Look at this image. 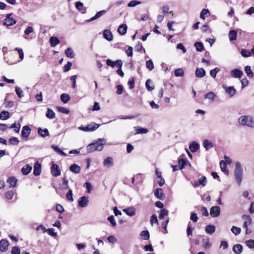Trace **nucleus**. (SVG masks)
Here are the masks:
<instances>
[{
    "label": "nucleus",
    "instance_id": "f257e3e1",
    "mask_svg": "<svg viewBox=\"0 0 254 254\" xmlns=\"http://www.w3.org/2000/svg\"><path fill=\"white\" fill-rule=\"evenodd\" d=\"M106 143V139L99 138L96 141L89 144L87 146L88 152H92L95 151H101L103 148V145Z\"/></svg>",
    "mask_w": 254,
    "mask_h": 254
},
{
    "label": "nucleus",
    "instance_id": "f03ea898",
    "mask_svg": "<svg viewBox=\"0 0 254 254\" xmlns=\"http://www.w3.org/2000/svg\"><path fill=\"white\" fill-rule=\"evenodd\" d=\"M239 123L243 126L254 128V119L252 116L244 115L239 119Z\"/></svg>",
    "mask_w": 254,
    "mask_h": 254
},
{
    "label": "nucleus",
    "instance_id": "7ed1b4c3",
    "mask_svg": "<svg viewBox=\"0 0 254 254\" xmlns=\"http://www.w3.org/2000/svg\"><path fill=\"white\" fill-rule=\"evenodd\" d=\"M243 173V170L241 163L237 162L234 171V176L236 181L239 186L241 185L242 181Z\"/></svg>",
    "mask_w": 254,
    "mask_h": 254
},
{
    "label": "nucleus",
    "instance_id": "20e7f679",
    "mask_svg": "<svg viewBox=\"0 0 254 254\" xmlns=\"http://www.w3.org/2000/svg\"><path fill=\"white\" fill-rule=\"evenodd\" d=\"M99 126L100 125L99 124L92 123V124L88 125L86 127H78V129L80 130L86 132L93 131L95 130L96 129H97L99 127Z\"/></svg>",
    "mask_w": 254,
    "mask_h": 254
},
{
    "label": "nucleus",
    "instance_id": "39448f33",
    "mask_svg": "<svg viewBox=\"0 0 254 254\" xmlns=\"http://www.w3.org/2000/svg\"><path fill=\"white\" fill-rule=\"evenodd\" d=\"M12 13H8L5 16V18L3 20V24L4 26H9L14 25L16 23V20L11 17Z\"/></svg>",
    "mask_w": 254,
    "mask_h": 254
},
{
    "label": "nucleus",
    "instance_id": "423d86ee",
    "mask_svg": "<svg viewBox=\"0 0 254 254\" xmlns=\"http://www.w3.org/2000/svg\"><path fill=\"white\" fill-rule=\"evenodd\" d=\"M89 203V200L86 196H82L78 199V205L81 208H84L87 206Z\"/></svg>",
    "mask_w": 254,
    "mask_h": 254
},
{
    "label": "nucleus",
    "instance_id": "0eeeda50",
    "mask_svg": "<svg viewBox=\"0 0 254 254\" xmlns=\"http://www.w3.org/2000/svg\"><path fill=\"white\" fill-rule=\"evenodd\" d=\"M242 219L244 221L243 227H249L252 223V219L250 215H243L242 216Z\"/></svg>",
    "mask_w": 254,
    "mask_h": 254
},
{
    "label": "nucleus",
    "instance_id": "6e6552de",
    "mask_svg": "<svg viewBox=\"0 0 254 254\" xmlns=\"http://www.w3.org/2000/svg\"><path fill=\"white\" fill-rule=\"evenodd\" d=\"M155 174L157 176V182L160 187L163 186L165 184V180L162 176V173L158 169L155 170Z\"/></svg>",
    "mask_w": 254,
    "mask_h": 254
},
{
    "label": "nucleus",
    "instance_id": "1a4fd4ad",
    "mask_svg": "<svg viewBox=\"0 0 254 254\" xmlns=\"http://www.w3.org/2000/svg\"><path fill=\"white\" fill-rule=\"evenodd\" d=\"M220 208L218 206H213L210 208V214L213 217H218L220 215Z\"/></svg>",
    "mask_w": 254,
    "mask_h": 254
},
{
    "label": "nucleus",
    "instance_id": "9d476101",
    "mask_svg": "<svg viewBox=\"0 0 254 254\" xmlns=\"http://www.w3.org/2000/svg\"><path fill=\"white\" fill-rule=\"evenodd\" d=\"M51 174L55 177H58L61 175V170L57 164H53L51 168Z\"/></svg>",
    "mask_w": 254,
    "mask_h": 254
},
{
    "label": "nucleus",
    "instance_id": "9b49d317",
    "mask_svg": "<svg viewBox=\"0 0 254 254\" xmlns=\"http://www.w3.org/2000/svg\"><path fill=\"white\" fill-rule=\"evenodd\" d=\"M223 88L225 89V92L228 94L230 97H232L236 94V89H234L233 87H227L226 85H223Z\"/></svg>",
    "mask_w": 254,
    "mask_h": 254
},
{
    "label": "nucleus",
    "instance_id": "f8f14e48",
    "mask_svg": "<svg viewBox=\"0 0 254 254\" xmlns=\"http://www.w3.org/2000/svg\"><path fill=\"white\" fill-rule=\"evenodd\" d=\"M231 75L234 78H240L243 75V72L239 69L236 68L231 71Z\"/></svg>",
    "mask_w": 254,
    "mask_h": 254
},
{
    "label": "nucleus",
    "instance_id": "ddd939ff",
    "mask_svg": "<svg viewBox=\"0 0 254 254\" xmlns=\"http://www.w3.org/2000/svg\"><path fill=\"white\" fill-rule=\"evenodd\" d=\"M31 129L27 126L23 127L21 130V135L23 137L27 138L31 133Z\"/></svg>",
    "mask_w": 254,
    "mask_h": 254
},
{
    "label": "nucleus",
    "instance_id": "4468645a",
    "mask_svg": "<svg viewBox=\"0 0 254 254\" xmlns=\"http://www.w3.org/2000/svg\"><path fill=\"white\" fill-rule=\"evenodd\" d=\"M195 76L198 78L203 77L205 74V70L203 68H196L195 71Z\"/></svg>",
    "mask_w": 254,
    "mask_h": 254
},
{
    "label": "nucleus",
    "instance_id": "2eb2a0df",
    "mask_svg": "<svg viewBox=\"0 0 254 254\" xmlns=\"http://www.w3.org/2000/svg\"><path fill=\"white\" fill-rule=\"evenodd\" d=\"M41 172V165L38 162H36L34 166L33 174L35 176L39 175Z\"/></svg>",
    "mask_w": 254,
    "mask_h": 254
},
{
    "label": "nucleus",
    "instance_id": "dca6fc26",
    "mask_svg": "<svg viewBox=\"0 0 254 254\" xmlns=\"http://www.w3.org/2000/svg\"><path fill=\"white\" fill-rule=\"evenodd\" d=\"M17 180L14 177H10L7 180V183L9 184L10 188H13L16 187Z\"/></svg>",
    "mask_w": 254,
    "mask_h": 254
},
{
    "label": "nucleus",
    "instance_id": "f3484780",
    "mask_svg": "<svg viewBox=\"0 0 254 254\" xmlns=\"http://www.w3.org/2000/svg\"><path fill=\"white\" fill-rule=\"evenodd\" d=\"M8 243L6 240H2L0 241V251L4 252L7 250Z\"/></svg>",
    "mask_w": 254,
    "mask_h": 254
},
{
    "label": "nucleus",
    "instance_id": "a211bd4d",
    "mask_svg": "<svg viewBox=\"0 0 254 254\" xmlns=\"http://www.w3.org/2000/svg\"><path fill=\"white\" fill-rule=\"evenodd\" d=\"M155 196L159 199L163 200L164 198L163 190L161 188H157L154 190Z\"/></svg>",
    "mask_w": 254,
    "mask_h": 254
},
{
    "label": "nucleus",
    "instance_id": "6ab92c4d",
    "mask_svg": "<svg viewBox=\"0 0 254 254\" xmlns=\"http://www.w3.org/2000/svg\"><path fill=\"white\" fill-rule=\"evenodd\" d=\"M113 159L111 157H108L103 161L104 166L108 168L113 166Z\"/></svg>",
    "mask_w": 254,
    "mask_h": 254
},
{
    "label": "nucleus",
    "instance_id": "aec40b11",
    "mask_svg": "<svg viewBox=\"0 0 254 254\" xmlns=\"http://www.w3.org/2000/svg\"><path fill=\"white\" fill-rule=\"evenodd\" d=\"M199 148V145L195 141H192L189 146V149L191 152L197 151Z\"/></svg>",
    "mask_w": 254,
    "mask_h": 254
},
{
    "label": "nucleus",
    "instance_id": "412c9836",
    "mask_svg": "<svg viewBox=\"0 0 254 254\" xmlns=\"http://www.w3.org/2000/svg\"><path fill=\"white\" fill-rule=\"evenodd\" d=\"M123 211L129 216H133L135 214V209L133 207H130L124 209H123Z\"/></svg>",
    "mask_w": 254,
    "mask_h": 254
},
{
    "label": "nucleus",
    "instance_id": "4be33fe9",
    "mask_svg": "<svg viewBox=\"0 0 254 254\" xmlns=\"http://www.w3.org/2000/svg\"><path fill=\"white\" fill-rule=\"evenodd\" d=\"M228 36L230 41H235L237 38V32L235 30H231L229 32Z\"/></svg>",
    "mask_w": 254,
    "mask_h": 254
},
{
    "label": "nucleus",
    "instance_id": "5701e85b",
    "mask_svg": "<svg viewBox=\"0 0 254 254\" xmlns=\"http://www.w3.org/2000/svg\"><path fill=\"white\" fill-rule=\"evenodd\" d=\"M216 228L213 225H208L205 227V232L208 234H212L215 231Z\"/></svg>",
    "mask_w": 254,
    "mask_h": 254
},
{
    "label": "nucleus",
    "instance_id": "b1692460",
    "mask_svg": "<svg viewBox=\"0 0 254 254\" xmlns=\"http://www.w3.org/2000/svg\"><path fill=\"white\" fill-rule=\"evenodd\" d=\"M216 97V94L213 92H209L206 93L204 96V98L206 99H208L210 100L211 102H213L215 100Z\"/></svg>",
    "mask_w": 254,
    "mask_h": 254
},
{
    "label": "nucleus",
    "instance_id": "393cba45",
    "mask_svg": "<svg viewBox=\"0 0 254 254\" xmlns=\"http://www.w3.org/2000/svg\"><path fill=\"white\" fill-rule=\"evenodd\" d=\"M134 129L136 131L135 134H146L148 132V130L146 128H142L139 127H134Z\"/></svg>",
    "mask_w": 254,
    "mask_h": 254
},
{
    "label": "nucleus",
    "instance_id": "a878e982",
    "mask_svg": "<svg viewBox=\"0 0 254 254\" xmlns=\"http://www.w3.org/2000/svg\"><path fill=\"white\" fill-rule=\"evenodd\" d=\"M202 243L203 247L206 249H209L211 247V244L210 243L209 239L208 237L203 238Z\"/></svg>",
    "mask_w": 254,
    "mask_h": 254
},
{
    "label": "nucleus",
    "instance_id": "bb28decb",
    "mask_svg": "<svg viewBox=\"0 0 254 254\" xmlns=\"http://www.w3.org/2000/svg\"><path fill=\"white\" fill-rule=\"evenodd\" d=\"M69 170L73 173L78 174L80 172L81 168L78 165L74 164L70 166Z\"/></svg>",
    "mask_w": 254,
    "mask_h": 254
},
{
    "label": "nucleus",
    "instance_id": "cd10ccee",
    "mask_svg": "<svg viewBox=\"0 0 254 254\" xmlns=\"http://www.w3.org/2000/svg\"><path fill=\"white\" fill-rule=\"evenodd\" d=\"M106 12V10H101L99 12H98L95 16H94L93 17H92V18H91L90 19H88L86 20L87 22H90V21H93L94 20H96L97 19V18H99L100 17H101L103 14H104V13H105Z\"/></svg>",
    "mask_w": 254,
    "mask_h": 254
},
{
    "label": "nucleus",
    "instance_id": "c85d7f7f",
    "mask_svg": "<svg viewBox=\"0 0 254 254\" xmlns=\"http://www.w3.org/2000/svg\"><path fill=\"white\" fill-rule=\"evenodd\" d=\"M38 133L43 137H45L49 134V131L47 128L42 129L41 128L38 129Z\"/></svg>",
    "mask_w": 254,
    "mask_h": 254
},
{
    "label": "nucleus",
    "instance_id": "c756f323",
    "mask_svg": "<svg viewBox=\"0 0 254 254\" xmlns=\"http://www.w3.org/2000/svg\"><path fill=\"white\" fill-rule=\"evenodd\" d=\"M103 35L104 38L108 41H112L113 40V35L109 30H105L104 31Z\"/></svg>",
    "mask_w": 254,
    "mask_h": 254
},
{
    "label": "nucleus",
    "instance_id": "7c9ffc66",
    "mask_svg": "<svg viewBox=\"0 0 254 254\" xmlns=\"http://www.w3.org/2000/svg\"><path fill=\"white\" fill-rule=\"evenodd\" d=\"M32 167L29 165H26L21 169L22 173L24 175H28L32 170Z\"/></svg>",
    "mask_w": 254,
    "mask_h": 254
},
{
    "label": "nucleus",
    "instance_id": "2f4dec72",
    "mask_svg": "<svg viewBox=\"0 0 254 254\" xmlns=\"http://www.w3.org/2000/svg\"><path fill=\"white\" fill-rule=\"evenodd\" d=\"M60 41L56 37L52 36L50 39V43L51 47H55L60 43Z\"/></svg>",
    "mask_w": 254,
    "mask_h": 254
},
{
    "label": "nucleus",
    "instance_id": "473e14b6",
    "mask_svg": "<svg viewBox=\"0 0 254 254\" xmlns=\"http://www.w3.org/2000/svg\"><path fill=\"white\" fill-rule=\"evenodd\" d=\"M127 26L126 24H123L121 25L118 29V32L121 35H125L127 33Z\"/></svg>",
    "mask_w": 254,
    "mask_h": 254
},
{
    "label": "nucleus",
    "instance_id": "72a5a7b5",
    "mask_svg": "<svg viewBox=\"0 0 254 254\" xmlns=\"http://www.w3.org/2000/svg\"><path fill=\"white\" fill-rule=\"evenodd\" d=\"M220 166L221 171L225 174L228 175L229 173L228 171L226 169L227 164L224 160H221L220 162Z\"/></svg>",
    "mask_w": 254,
    "mask_h": 254
},
{
    "label": "nucleus",
    "instance_id": "f704fd0d",
    "mask_svg": "<svg viewBox=\"0 0 254 254\" xmlns=\"http://www.w3.org/2000/svg\"><path fill=\"white\" fill-rule=\"evenodd\" d=\"M210 15V12L208 9L204 8L202 10L200 17L202 19H205L206 17H208Z\"/></svg>",
    "mask_w": 254,
    "mask_h": 254
},
{
    "label": "nucleus",
    "instance_id": "c9c22d12",
    "mask_svg": "<svg viewBox=\"0 0 254 254\" xmlns=\"http://www.w3.org/2000/svg\"><path fill=\"white\" fill-rule=\"evenodd\" d=\"M203 146L206 150H208L213 147V144L210 140L205 139L203 142Z\"/></svg>",
    "mask_w": 254,
    "mask_h": 254
},
{
    "label": "nucleus",
    "instance_id": "e433bc0d",
    "mask_svg": "<svg viewBox=\"0 0 254 254\" xmlns=\"http://www.w3.org/2000/svg\"><path fill=\"white\" fill-rule=\"evenodd\" d=\"M243 250V247L240 244H237L234 246L233 251L237 254H240Z\"/></svg>",
    "mask_w": 254,
    "mask_h": 254
},
{
    "label": "nucleus",
    "instance_id": "4c0bfd02",
    "mask_svg": "<svg viewBox=\"0 0 254 254\" xmlns=\"http://www.w3.org/2000/svg\"><path fill=\"white\" fill-rule=\"evenodd\" d=\"M21 125L19 122L14 123L10 127V128H14V131L16 133H18L20 129Z\"/></svg>",
    "mask_w": 254,
    "mask_h": 254
},
{
    "label": "nucleus",
    "instance_id": "58836bf2",
    "mask_svg": "<svg viewBox=\"0 0 254 254\" xmlns=\"http://www.w3.org/2000/svg\"><path fill=\"white\" fill-rule=\"evenodd\" d=\"M46 116L48 119H53L55 118V113L52 109L48 108Z\"/></svg>",
    "mask_w": 254,
    "mask_h": 254
},
{
    "label": "nucleus",
    "instance_id": "ea45409f",
    "mask_svg": "<svg viewBox=\"0 0 254 254\" xmlns=\"http://www.w3.org/2000/svg\"><path fill=\"white\" fill-rule=\"evenodd\" d=\"M65 54L68 58L72 59L74 57L73 51L70 48H68L65 50Z\"/></svg>",
    "mask_w": 254,
    "mask_h": 254
},
{
    "label": "nucleus",
    "instance_id": "a19ab883",
    "mask_svg": "<svg viewBox=\"0 0 254 254\" xmlns=\"http://www.w3.org/2000/svg\"><path fill=\"white\" fill-rule=\"evenodd\" d=\"M70 99V96L66 93H63L61 95V100L64 103H67Z\"/></svg>",
    "mask_w": 254,
    "mask_h": 254
},
{
    "label": "nucleus",
    "instance_id": "79ce46f5",
    "mask_svg": "<svg viewBox=\"0 0 254 254\" xmlns=\"http://www.w3.org/2000/svg\"><path fill=\"white\" fill-rule=\"evenodd\" d=\"M140 237L143 240H147L149 238V233L147 230H144L140 233Z\"/></svg>",
    "mask_w": 254,
    "mask_h": 254
},
{
    "label": "nucleus",
    "instance_id": "37998d69",
    "mask_svg": "<svg viewBox=\"0 0 254 254\" xmlns=\"http://www.w3.org/2000/svg\"><path fill=\"white\" fill-rule=\"evenodd\" d=\"M245 71L248 77H253L254 76V73L252 71L250 66H246L245 67Z\"/></svg>",
    "mask_w": 254,
    "mask_h": 254
},
{
    "label": "nucleus",
    "instance_id": "c03bdc74",
    "mask_svg": "<svg viewBox=\"0 0 254 254\" xmlns=\"http://www.w3.org/2000/svg\"><path fill=\"white\" fill-rule=\"evenodd\" d=\"M75 7L79 10H83V11H82V13H85L86 9L85 8H84L83 4L81 2H80V1L76 2L75 3Z\"/></svg>",
    "mask_w": 254,
    "mask_h": 254
},
{
    "label": "nucleus",
    "instance_id": "a18cd8bd",
    "mask_svg": "<svg viewBox=\"0 0 254 254\" xmlns=\"http://www.w3.org/2000/svg\"><path fill=\"white\" fill-rule=\"evenodd\" d=\"M14 195V192L13 190H10L7 191L5 192L4 195L7 199L10 200L12 198Z\"/></svg>",
    "mask_w": 254,
    "mask_h": 254
},
{
    "label": "nucleus",
    "instance_id": "49530a36",
    "mask_svg": "<svg viewBox=\"0 0 254 254\" xmlns=\"http://www.w3.org/2000/svg\"><path fill=\"white\" fill-rule=\"evenodd\" d=\"M231 230L236 236L239 235L241 232V229L240 228L235 226L232 227Z\"/></svg>",
    "mask_w": 254,
    "mask_h": 254
},
{
    "label": "nucleus",
    "instance_id": "de8ad7c7",
    "mask_svg": "<svg viewBox=\"0 0 254 254\" xmlns=\"http://www.w3.org/2000/svg\"><path fill=\"white\" fill-rule=\"evenodd\" d=\"M9 113L7 111H2L0 114V119L2 120H5L9 118Z\"/></svg>",
    "mask_w": 254,
    "mask_h": 254
},
{
    "label": "nucleus",
    "instance_id": "09e8293b",
    "mask_svg": "<svg viewBox=\"0 0 254 254\" xmlns=\"http://www.w3.org/2000/svg\"><path fill=\"white\" fill-rule=\"evenodd\" d=\"M174 74L176 77H182L184 75V72L182 68H179L175 70Z\"/></svg>",
    "mask_w": 254,
    "mask_h": 254
},
{
    "label": "nucleus",
    "instance_id": "8fccbe9b",
    "mask_svg": "<svg viewBox=\"0 0 254 254\" xmlns=\"http://www.w3.org/2000/svg\"><path fill=\"white\" fill-rule=\"evenodd\" d=\"M195 47L198 52H202L204 50L203 45L201 42H196L195 43Z\"/></svg>",
    "mask_w": 254,
    "mask_h": 254
},
{
    "label": "nucleus",
    "instance_id": "3c124183",
    "mask_svg": "<svg viewBox=\"0 0 254 254\" xmlns=\"http://www.w3.org/2000/svg\"><path fill=\"white\" fill-rule=\"evenodd\" d=\"M146 66L149 70H152L154 68V64L152 60H149L146 62Z\"/></svg>",
    "mask_w": 254,
    "mask_h": 254
},
{
    "label": "nucleus",
    "instance_id": "603ef678",
    "mask_svg": "<svg viewBox=\"0 0 254 254\" xmlns=\"http://www.w3.org/2000/svg\"><path fill=\"white\" fill-rule=\"evenodd\" d=\"M168 211L166 209H162L160 213L159 214V219H162L164 217V216L168 215Z\"/></svg>",
    "mask_w": 254,
    "mask_h": 254
},
{
    "label": "nucleus",
    "instance_id": "864d4df0",
    "mask_svg": "<svg viewBox=\"0 0 254 254\" xmlns=\"http://www.w3.org/2000/svg\"><path fill=\"white\" fill-rule=\"evenodd\" d=\"M178 164L180 166V169H182L186 165V160L184 159H180L178 161Z\"/></svg>",
    "mask_w": 254,
    "mask_h": 254
},
{
    "label": "nucleus",
    "instance_id": "5fc2aeb1",
    "mask_svg": "<svg viewBox=\"0 0 254 254\" xmlns=\"http://www.w3.org/2000/svg\"><path fill=\"white\" fill-rule=\"evenodd\" d=\"M220 69L218 67L211 69L210 71V75L213 78H215L217 73L219 71Z\"/></svg>",
    "mask_w": 254,
    "mask_h": 254
},
{
    "label": "nucleus",
    "instance_id": "6e6d98bb",
    "mask_svg": "<svg viewBox=\"0 0 254 254\" xmlns=\"http://www.w3.org/2000/svg\"><path fill=\"white\" fill-rule=\"evenodd\" d=\"M9 143L12 145H17L19 143L18 139L15 137H11L9 140Z\"/></svg>",
    "mask_w": 254,
    "mask_h": 254
},
{
    "label": "nucleus",
    "instance_id": "4d7b16f0",
    "mask_svg": "<svg viewBox=\"0 0 254 254\" xmlns=\"http://www.w3.org/2000/svg\"><path fill=\"white\" fill-rule=\"evenodd\" d=\"M246 245L250 249H254V240H250L246 241Z\"/></svg>",
    "mask_w": 254,
    "mask_h": 254
},
{
    "label": "nucleus",
    "instance_id": "13d9d810",
    "mask_svg": "<svg viewBox=\"0 0 254 254\" xmlns=\"http://www.w3.org/2000/svg\"><path fill=\"white\" fill-rule=\"evenodd\" d=\"M151 84V81L150 79H148L146 81L145 86L148 91H152L154 89V87L150 86Z\"/></svg>",
    "mask_w": 254,
    "mask_h": 254
},
{
    "label": "nucleus",
    "instance_id": "bf43d9fd",
    "mask_svg": "<svg viewBox=\"0 0 254 254\" xmlns=\"http://www.w3.org/2000/svg\"><path fill=\"white\" fill-rule=\"evenodd\" d=\"M141 3L140 1H136V0H131L127 4V6L128 7H134L138 4H139Z\"/></svg>",
    "mask_w": 254,
    "mask_h": 254
},
{
    "label": "nucleus",
    "instance_id": "052dcab7",
    "mask_svg": "<svg viewBox=\"0 0 254 254\" xmlns=\"http://www.w3.org/2000/svg\"><path fill=\"white\" fill-rule=\"evenodd\" d=\"M15 51H16L18 52L19 55V58L22 61L24 58V53L23 52V50L21 48H16L15 49Z\"/></svg>",
    "mask_w": 254,
    "mask_h": 254
},
{
    "label": "nucleus",
    "instance_id": "680f3d73",
    "mask_svg": "<svg viewBox=\"0 0 254 254\" xmlns=\"http://www.w3.org/2000/svg\"><path fill=\"white\" fill-rule=\"evenodd\" d=\"M241 55L244 57H249L251 56V53L248 50L242 49L241 51Z\"/></svg>",
    "mask_w": 254,
    "mask_h": 254
},
{
    "label": "nucleus",
    "instance_id": "e2e57ef3",
    "mask_svg": "<svg viewBox=\"0 0 254 254\" xmlns=\"http://www.w3.org/2000/svg\"><path fill=\"white\" fill-rule=\"evenodd\" d=\"M128 85H129V88L131 89H133L134 86V78L132 77H130L127 83Z\"/></svg>",
    "mask_w": 254,
    "mask_h": 254
},
{
    "label": "nucleus",
    "instance_id": "0e129e2a",
    "mask_svg": "<svg viewBox=\"0 0 254 254\" xmlns=\"http://www.w3.org/2000/svg\"><path fill=\"white\" fill-rule=\"evenodd\" d=\"M58 109L60 112L64 113V114H69V112H70L69 109H68L67 108H64V107H58Z\"/></svg>",
    "mask_w": 254,
    "mask_h": 254
},
{
    "label": "nucleus",
    "instance_id": "69168bd1",
    "mask_svg": "<svg viewBox=\"0 0 254 254\" xmlns=\"http://www.w3.org/2000/svg\"><path fill=\"white\" fill-rule=\"evenodd\" d=\"M15 92L19 97H23V91L19 87L17 86L15 87Z\"/></svg>",
    "mask_w": 254,
    "mask_h": 254
},
{
    "label": "nucleus",
    "instance_id": "338daca9",
    "mask_svg": "<svg viewBox=\"0 0 254 254\" xmlns=\"http://www.w3.org/2000/svg\"><path fill=\"white\" fill-rule=\"evenodd\" d=\"M108 220L111 223L113 227H115L116 225V220L113 215L108 217Z\"/></svg>",
    "mask_w": 254,
    "mask_h": 254
},
{
    "label": "nucleus",
    "instance_id": "774afa93",
    "mask_svg": "<svg viewBox=\"0 0 254 254\" xmlns=\"http://www.w3.org/2000/svg\"><path fill=\"white\" fill-rule=\"evenodd\" d=\"M11 254H20V250L17 247H14L11 252Z\"/></svg>",
    "mask_w": 254,
    "mask_h": 254
}]
</instances>
